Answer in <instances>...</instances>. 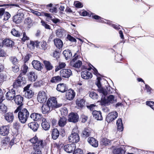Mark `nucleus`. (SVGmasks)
<instances>
[{"label": "nucleus", "mask_w": 154, "mask_h": 154, "mask_svg": "<svg viewBox=\"0 0 154 154\" xmlns=\"http://www.w3.org/2000/svg\"><path fill=\"white\" fill-rule=\"evenodd\" d=\"M63 54L66 60H68L72 56L71 52L69 50H64L63 52Z\"/></svg>", "instance_id": "38"}, {"label": "nucleus", "mask_w": 154, "mask_h": 154, "mask_svg": "<svg viewBox=\"0 0 154 154\" xmlns=\"http://www.w3.org/2000/svg\"><path fill=\"white\" fill-rule=\"evenodd\" d=\"M10 59L11 62L14 65L17 64L18 61V60L15 57H11Z\"/></svg>", "instance_id": "52"}, {"label": "nucleus", "mask_w": 154, "mask_h": 154, "mask_svg": "<svg viewBox=\"0 0 154 154\" xmlns=\"http://www.w3.org/2000/svg\"><path fill=\"white\" fill-rule=\"evenodd\" d=\"M56 33L57 37L61 38L65 34V30L62 28H59L56 30Z\"/></svg>", "instance_id": "32"}, {"label": "nucleus", "mask_w": 154, "mask_h": 154, "mask_svg": "<svg viewBox=\"0 0 154 154\" xmlns=\"http://www.w3.org/2000/svg\"><path fill=\"white\" fill-rule=\"evenodd\" d=\"M30 141L33 144L34 151L31 154H42L41 149L45 146V143L42 140H39L36 136L31 139Z\"/></svg>", "instance_id": "1"}, {"label": "nucleus", "mask_w": 154, "mask_h": 154, "mask_svg": "<svg viewBox=\"0 0 154 154\" xmlns=\"http://www.w3.org/2000/svg\"><path fill=\"white\" fill-rule=\"evenodd\" d=\"M22 85L23 84L17 79L14 82L13 86L14 88L15 89V88L22 86Z\"/></svg>", "instance_id": "43"}, {"label": "nucleus", "mask_w": 154, "mask_h": 154, "mask_svg": "<svg viewBox=\"0 0 154 154\" xmlns=\"http://www.w3.org/2000/svg\"><path fill=\"white\" fill-rule=\"evenodd\" d=\"M116 125L118 130L122 131L123 130V125L121 119H119L116 121Z\"/></svg>", "instance_id": "33"}, {"label": "nucleus", "mask_w": 154, "mask_h": 154, "mask_svg": "<svg viewBox=\"0 0 154 154\" xmlns=\"http://www.w3.org/2000/svg\"><path fill=\"white\" fill-rule=\"evenodd\" d=\"M98 91L102 96L101 101L102 105H108L110 103H113L116 102V100L114 99L113 95H111L108 97H106L107 93L104 88L100 89Z\"/></svg>", "instance_id": "2"}, {"label": "nucleus", "mask_w": 154, "mask_h": 154, "mask_svg": "<svg viewBox=\"0 0 154 154\" xmlns=\"http://www.w3.org/2000/svg\"><path fill=\"white\" fill-rule=\"evenodd\" d=\"M79 57L78 55H76L75 53L74 55V57L71 60L70 62V66L72 67L79 68L82 65V61L79 60Z\"/></svg>", "instance_id": "6"}, {"label": "nucleus", "mask_w": 154, "mask_h": 154, "mask_svg": "<svg viewBox=\"0 0 154 154\" xmlns=\"http://www.w3.org/2000/svg\"><path fill=\"white\" fill-rule=\"evenodd\" d=\"M81 75L82 78L85 79H90L92 77V73L86 70L82 72Z\"/></svg>", "instance_id": "19"}, {"label": "nucleus", "mask_w": 154, "mask_h": 154, "mask_svg": "<svg viewBox=\"0 0 154 154\" xmlns=\"http://www.w3.org/2000/svg\"><path fill=\"white\" fill-rule=\"evenodd\" d=\"M23 75H21V74L18 77L17 79L18 80L20 81L22 84H24L26 83V80L25 78L23 76Z\"/></svg>", "instance_id": "44"}, {"label": "nucleus", "mask_w": 154, "mask_h": 154, "mask_svg": "<svg viewBox=\"0 0 154 154\" xmlns=\"http://www.w3.org/2000/svg\"><path fill=\"white\" fill-rule=\"evenodd\" d=\"M3 44L7 47H12L14 45V42L9 39H6L3 41Z\"/></svg>", "instance_id": "28"}, {"label": "nucleus", "mask_w": 154, "mask_h": 154, "mask_svg": "<svg viewBox=\"0 0 154 154\" xmlns=\"http://www.w3.org/2000/svg\"><path fill=\"white\" fill-rule=\"evenodd\" d=\"M28 68L25 64H24L21 68L20 70L21 75H24L27 72Z\"/></svg>", "instance_id": "41"}, {"label": "nucleus", "mask_w": 154, "mask_h": 154, "mask_svg": "<svg viewBox=\"0 0 154 154\" xmlns=\"http://www.w3.org/2000/svg\"><path fill=\"white\" fill-rule=\"evenodd\" d=\"M24 22L28 26L29 28H30L32 25V21L30 18L28 17L26 18Z\"/></svg>", "instance_id": "45"}, {"label": "nucleus", "mask_w": 154, "mask_h": 154, "mask_svg": "<svg viewBox=\"0 0 154 154\" xmlns=\"http://www.w3.org/2000/svg\"><path fill=\"white\" fill-rule=\"evenodd\" d=\"M6 75L2 73H0V84L2 83L6 79Z\"/></svg>", "instance_id": "50"}, {"label": "nucleus", "mask_w": 154, "mask_h": 154, "mask_svg": "<svg viewBox=\"0 0 154 154\" xmlns=\"http://www.w3.org/2000/svg\"><path fill=\"white\" fill-rule=\"evenodd\" d=\"M118 117V113L116 111H113L109 113L106 118V121L110 122L115 120Z\"/></svg>", "instance_id": "10"}, {"label": "nucleus", "mask_w": 154, "mask_h": 154, "mask_svg": "<svg viewBox=\"0 0 154 154\" xmlns=\"http://www.w3.org/2000/svg\"><path fill=\"white\" fill-rule=\"evenodd\" d=\"M46 103L52 109L60 107L62 105L61 104H57L56 99L54 97L49 98L47 101Z\"/></svg>", "instance_id": "5"}, {"label": "nucleus", "mask_w": 154, "mask_h": 154, "mask_svg": "<svg viewBox=\"0 0 154 154\" xmlns=\"http://www.w3.org/2000/svg\"><path fill=\"white\" fill-rule=\"evenodd\" d=\"M23 14L22 13H18L16 15H14L13 17V21L16 23H20L22 21V17Z\"/></svg>", "instance_id": "20"}, {"label": "nucleus", "mask_w": 154, "mask_h": 154, "mask_svg": "<svg viewBox=\"0 0 154 154\" xmlns=\"http://www.w3.org/2000/svg\"><path fill=\"white\" fill-rule=\"evenodd\" d=\"M73 154H83V153L82 149L78 148L74 150Z\"/></svg>", "instance_id": "56"}, {"label": "nucleus", "mask_w": 154, "mask_h": 154, "mask_svg": "<svg viewBox=\"0 0 154 154\" xmlns=\"http://www.w3.org/2000/svg\"><path fill=\"white\" fill-rule=\"evenodd\" d=\"M106 20V21L105 22V23L109 24L112 27L115 29L116 30H119L120 29L119 26H118L117 25L111 23V22L109 20Z\"/></svg>", "instance_id": "42"}, {"label": "nucleus", "mask_w": 154, "mask_h": 154, "mask_svg": "<svg viewBox=\"0 0 154 154\" xmlns=\"http://www.w3.org/2000/svg\"><path fill=\"white\" fill-rule=\"evenodd\" d=\"M29 115L28 110L26 108H23L18 112V118L20 122L24 124L27 121Z\"/></svg>", "instance_id": "3"}, {"label": "nucleus", "mask_w": 154, "mask_h": 154, "mask_svg": "<svg viewBox=\"0 0 154 154\" xmlns=\"http://www.w3.org/2000/svg\"><path fill=\"white\" fill-rule=\"evenodd\" d=\"M10 139L8 137H6L3 139L1 141V145L3 147L6 146L8 144Z\"/></svg>", "instance_id": "40"}, {"label": "nucleus", "mask_w": 154, "mask_h": 154, "mask_svg": "<svg viewBox=\"0 0 154 154\" xmlns=\"http://www.w3.org/2000/svg\"><path fill=\"white\" fill-rule=\"evenodd\" d=\"M15 90L14 88L10 89L5 94V96L6 99L9 100H13L15 96Z\"/></svg>", "instance_id": "13"}, {"label": "nucleus", "mask_w": 154, "mask_h": 154, "mask_svg": "<svg viewBox=\"0 0 154 154\" xmlns=\"http://www.w3.org/2000/svg\"><path fill=\"white\" fill-rule=\"evenodd\" d=\"M68 140L70 143H77L79 140V136L78 130L76 128L73 129L71 134L68 137Z\"/></svg>", "instance_id": "4"}, {"label": "nucleus", "mask_w": 154, "mask_h": 154, "mask_svg": "<svg viewBox=\"0 0 154 154\" xmlns=\"http://www.w3.org/2000/svg\"><path fill=\"white\" fill-rule=\"evenodd\" d=\"M30 85H28L23 88V92H24L25 97L29 99L32 97L34 94L32 90L29 89Z\"/></svg>", "instance_id": "8"}, {"label": "nucleus", "mask_w": 154, "mask_h": 154, "mask_svg": "<svg viewBox=\"0 0 154 154\" xmlns=\"http://www.w3.org/2000/svg\"><path fill=\"white\" fill-rule=\"evenodd\" d=\"M11 33L14 36L17 37H19L20 36V33L18 31L14 29H12L11 31Z\"/></svg>", "instance_id": "47"}, {"label": "nucleus", "mask_w": 154, "mask_h": 154, "mask_svg": "<svg viewBox=\"0 0 154 154\" xmlns=\"http://www.w3.org/2000/svg\"><path fill=\"white\" fill-rule=\"evenodd\" d=\"M79 116L76 113L72 112L70 113L68 116V121L69 122L76 123L78 122Z\"/></svg>", "instance_id": "12"}, {"label": "nucleus", "mask_w": 154, "mask_h": 154, "mask_svg": "<svg viewBox=\"0 0 154 154\" xmlns=\"http://www.w3.org/2000/svg\"><path fill=\"white\" fill-rule=\"evenodd\" d=\"M33 67L37 70L40 71L42 69V65L40 62L38 60H34L32 62Z\"/></svg>", "instance_id": "21"}, {"label": "nucleus", "mask_w": 154, "mask_h": 154, "mask_svg": "<svg viewBox=\"0 0 154 154\" xmlns=\"http://www.w3.org/2000/svg\"><path fill=\"white\" fill-rule=\"evenodd\" d=\"M76 148L75 145L74 143L67 144L64 146V150L68 153H70Z\"/></svg>", "instance_id": "16"}, {"label": "nucleus", "mask_w": 154, "mask_h": 154, "mask_svg": "<svg viewBox=\"0 0 154 154\" xmlns=\"http://www.w3.org/2000/svg\"><path fill=\"white\" fill-rule=\"evenodd\" d=\"M92 114L94 117L97 120H101L103 118L100 111L94 110L92 112Z\"/></svg>", "instance_id": "26"}, {"label": "nucleus", "mask_w": 154, "mask_h": 154, "mask_svg": "<svg viewBox=\"0 0 154 154\" xmlns=\"http://www.w3.org/2000/svg\"><path fill=\"white\" fill-rule=\"evenodd\" d=\"M66 91V98L69 100H72L75 96V93L74 90L71 89H69Z\"/></svg>", "instance_id": "14"}, {"label": "nucleus", "mask_w": 154, "mask_h": 154, "mask_svg": "<svg viewBox=\"0 0 154 154\" xmlns=\"http://www.w3.org/2000/svg\"><path fill=\"white\" fill-rule=\"evenodd\" d=\"M57 90L62 93H64L68 90L67 87L64 83H60L57 85Z\"/></svg>", "instance_id": "17"}, {"label": "nucleus", "mask_w": 154, "mask_h": 154, "mask_svg": "<svg viewBox=\"0 0 154 154\" xmlns=\"http://www.w3.org/2000/svg\"><path fill=\"white\" fill-rule=\"evenodd\" d=\"M4 18L3 20H8L10 17L11 15L8 12H6L4 13Z\"/></svg>", "instance_id": "54"}, {"label": "nucleus", "mask_w": 154, "mask_h": 154, "mask_svg": "<svg viewBox=\"0 0 154 154\" xmlns=\"http://www.w3.org/2000/svg\"><path fill=\"white\" fill-rule=\"evenodd\" d=\"M90 97L93 99H97L98 95L95 92L93 91L90 92L89 93Z\"/></svg>", "instance_id": "46"}, {"label": "nucleus", "mask_w": 154, "mask_h": 154, "mask_svg": "<svg viewBox=\"0 0 154 154\" xmlns=\"http://www.w3.org/2000/svg\"><path fill=\"white\" fill-rule=\"evenodd\" d=\"M104 89L106 92L107 94L108 93L109 94H112L115 91L114 89L110 86H109L107 88V91H106V90L105 89Z\"/></svg>", "instance_id": "55"}, {"label": "nucleus", "mask_w": 154, "mask_h": 154, "mask_svg": "<svg viewBox=\"0 0 154 154\" xmlns=\"http://www.w3.org/2000/svg\"><path fill=\"white\" fill-rule=\"evenodd\" d=\"M12 70L15 73H16L18 72L20 70L19 67L17 65L12 66Z\"/></svg>", "instance_id": "60"}, {"label": "nucleus", "mask_w": 154, "mask_h": 154, "mask_svg": "<svg viewBox=\"0 0 154 154\" xmlns=\"http://www.w3.org/2000/svg\"><path fill=\"white\" fill-rule=\"evenodd\" d=\"M101 142L104 145H106L110 143V141L106 138H104L102 139Z\"/></svg>", "instance_id": "57"}, {"label": "nucleus", "mask_w": 154, "mask_h": 154, "mask_svg": "<svg viewBox=\"0 0 154 154\" xmlns=\"http://www.w3.org/2000/svg\"><path fill=\"white\" fill-rule=\"evenodd\" d=\"M87 107L91 111H93L97 108V106L94 104H91L87 106Z\"/></svg>", "instance_id": "49"}, {"label": "nucleus", "mask_w": 154, "mask_h": 154, "mask_svg": "<svg viewBox=\"0 0 154 154\" xmlns=\"http://www.w3.org/2000/svg\"><path fill=\"white\" fill-rule=\"evenodd\" d=\"M14 99L15 102L17 105L22 106L23 105V98L21 96L17 95L16 96Z\"/></svg>", "instance_id": "18"}, {"label": "nucleus", "mask_w": 154, "mask_h": 154, "mask_svg": "<svg viewBox=\"0 0 154 154\" xmlns=\"http://www.w3.org/2000/svg\"><path fill=\"white\" fill-rule=\"evenodd\" d=\"M72 74L71 69H64L60 71V75L61 77L68 78Z\"/></svg>", "instance_id": "9"}, {"label": "nucleus", "mask_w": 154, "mask_h": 154, "mask_svg": "<svg viewBox=\"0 0 154 154\" xmlns=\"http://www.w3.org/2000/svg\"><path fill=\"white\" fill-rule=\"evenodd\" d=\"M28 126L34 131H36L38 127V124L35 122H32L28 124Z\"/></svg>", "instance_id": "30"}, {"label": "nucleus", "mask_w": 154, "mask_h": 154, "mask_svg": "<svg viewBox=\"0 0 154 154\" xmlns=\"http://www.w3.org/2000/svg\"><path fill=\"white\" fill-rule=\"evenodd\" d=\"M125 151L122 148H116L113 149V154H124Z\"/></svg>", "instance_id": "37"}, {"label": "nucleus", "mask_w": 154, "mask_h": 154, "mask_svg": "<svg viewBox=\"0 0 154 154\" xmlns=\"http://www.w3.org/2000/svg\"><path fill=\"white\" fill-rule=\"evenodd\" d=\"M5 120L9 122H12L14 118L13 113L11 112L6 113L5 115Z\"/></svg>", "instance_id": "27"}, {"label": "nucleus", "mask_w": 154, "mask_h": 154, "mask_svg": "<svg viewBox=\"0 0 154 154\" xmlns=\"http://www.w3.org/2000/svg\"><path fill=\"white\" fill-rule=\"evenodd\" d=\"M46 103V104H44L42 106V112L43 114H46L52 110V109Z\"/></svg>", "instance_id": "25"}, {"label": "nucleus", "mask_w": 154, "mask_h": 154, "mask_svg": "<svg viewBox=\"0 0 154 154\" xmlns=\"http://www.w3.org/2000/svg\"><path fill=\"white\" fill-rule=\"evenodd\" d=\"M62 79L60 76H56L51 78L50 82L52 83H56L60 82Z\"/></svg>", "instance_id": "35"}, {"label": "nucleus", "mask_w": 154, "mask_h": 154, "mask_svg": "<svg viewBox=\"0 0 154 154\" xmlns=\"http://www.w3.org/2000/svg\"><path fill=\"white\" fill-rule=\"evenodd\" d=\"M44 62L45 67L47 70H50L52 69L53 67L49 61H45Z\"/></svg>", "instance_id": "39"}, {"label": "nucleus", "mask_w": 154, "mask_h": 154, "mask_svg": "<svg viewBox=\"0 0 154 154\" xmlns=\"http://www.w3.org/2000/svg\"><path fill=\"white\" fill-rule=\"evenodd\" d=\"M115 59L118 62L121 60L122 59V57L121 55L120 54H117L115 56Z\"/></svg>", "instance_id": "62"}, {"label": "nucleus", "mask_w": 154, "mask_h": 154, "mask_svg": "<svg viewBox=\"0 0 154 154\" xmlns=\"http://www.w3.org/2000/svg\"><path fill=\"white\" fill-rule=\"evenodd\" d=\"M54 42L55 46L58 48L60 49L63 47V44L62 40L59 38L54 39Z\"/></svg>", "instance_id": "29"}, {"label": "nucleus", "mask_w": 154, "mask_h": 154, "mask_svg": "<svg viewBox=\"0 0 154 154\" xmlns=\"http://www.w3.org/2000/svg\"><path fill=\"white\" fill-rule=\"evenodd\" d=\"M41 23H42V25L44 26L46 29H50V26L47 24L45 21L43 20H42L41 21Z\"/></svg>", "instance_id": "63"}, {"label": "nucleus", "mask_w": 154, "mask_h": 154, "mask_svg": "<svg viewBox=\"0 0 154 154\" xmlns=\"http://www.w3.org/2000/svg\"><path fill=\"white\" fill-rule=\"evenodd\" d=\"M82 134L85 137H88L90 135V133L89 130L88 129H85L82 132Z\"/></svg>", "instance_id": "58"}, {"label": "nucleus", "mask_w": 154, "mask_h": 154, "mask_svg": "<svg viewBox=\"0 0 154 154\" xmlns=\"http://www.w3.org/2000/svg\"><path fill=\"white\" fill-rule=\"evenodd\" d=\"M74 5L76 7L78 8H81L83 6V5L81 2L77 1L74 2Z\"/></svg>", "instance_id": "51"}, {"label": "nucleus", "mask_w": 154, "mask_h": 154, "mask_svg": "<svg viewBox=\"0 0 154 154\" xmlns=\"http://www.w3.org/2000/svg\"><path fill=\"white\" fill-rule=\"evenodd\" d=\"M30 117L34 121H37L40 120L42 117V114L36 113H33L31 114Z\"/></svg>", "instance_id": "22"}, {"label": "nucleus", "mask_w": 154, "mask_h": 154, "mask_svg": "<svg viewBox=\"0 0 154 154\" xmlns=\"http://www.w3.org/2000/svg\"><path fill=\"white\" fill-rule=\"evenodd\" d=\"M28 75L29 79L31 82H34L37 79V76L34 72H30Z\"/></svg>", "instance_id": "31"}, {"label": "nucleus", "mask_w": 154, "mask_h": 154, "mask_svg": "<svg viewBox=\"0 0 154 154\" xmlns=\"http://www.w3.org/2000/svg\"><path fill=\"white\" fill-rule=\"evenodd\" d=\"M92 17L95 20H98V21L100 22L105 23V22H106V20L105 21H104L102 20V18L101 17L97 15H93L92 16Z\"/></svg>", "instance_id": "48"}, {"label": "nucleus", "mask_w": 154, "mask_h": 154, "mask_svg": "<svg viewBox=\"0 0 154 154\" xmlns=\"http://www.w3.org/2000/svg\"><path fill=\"white\" fill-rule=\"evenodd\" d=\"M9 127L6 125L0 127V134L2 136L7 135L9 133Z\"/></svg>", "instance_id": "15"}, {"label": "nucleus", "mask_w": 154, "mask_h": 154, "mask_svg": "<svg viewBox=\"0 0 154 154\" xmlns=\"http://www.w3.org/2000/svg\"><path fill=\"white\" fill-rule=\"evenodd\" d=\"M89 143L92 146L94 147H97L98 146V142L95 139L92 137H89L88 140Z\"/></svg>", "instance_id": "23"}, {"label": "nucleus", "mask_w": 154, "mask_h": 154, "mask_svg": "<svg viewBox=\"0 0 154 154\" xmlns=\"http://www.w3.org/2000/svg\"><path fill=\"white\" fill-rule=\"evenodd\" d=\"M30 44L33 46L35 45L37 47L40 45L41 46L40 48L44 50H45L48 47L46 42L45 41H42V42H39L38 41L35 42L31 41Z\"/></svg>", "instance_id": "7"}, {"label": "nucleus", "mask_w": 154, "mask_h": 154, "mask_svg": "<svg viewBox=\"0 0 154 154\" xmlns=\"http://www.w3.org/2000/svg\"><path fill=\"white\" fill-rule=\"evenodd\" d=\"M59 132L57 128L54 129L52 132V137L54 140L57 139L59 136Z\"/></svg>", "instance_id": "34"}, {"label": "nucleus", "mask_w": 154, "mask_h": 154, "mask_svg": "<svg viewBox=\"0 0 154 154\" xmlns=\"http://www.w3.org/2000/svg\"><path fill=\"white\" fill-rule=\"evenodd\" d=\"M146 104L149 106L151 108L154 110V102L147 101L146 102Z\"/></svg>", "instance_id": "59"}, {"label": "nucleus", "mask_w": 154, "mask_h": 154, "mask_svg": "<svg viewBox=\"0 0 154 154\" xmlns=\"http://www.w3.org/2000/svg\"><path fill=\"white\" fill-rule=\"evenodd\" d=\"M37 100L40 103L45 102L47 100V96L46 93L43 91H39L38 94Z\"/></svg>", "instance_id": "11"}, {"label": "nucleus", "mask_w": 154, "mask_h": 154, "mask_svg": "<svg viewBox=\"0 0 154 154\" xmlns=\"http://www.w3.org/2000/svg\"><path fill=\"white\" fill-rule=\"evenodd\" d=\"M0 109L3 113H5L7 112V107L5 105L3 104H2L0 105Z\"/></svg>", "instance_id": "53"}, {"label": "nucleus", "mask_w": 154, "mask_h": 154, "mask_svg": "<svg viewBox=\"0 0 154 154\" xmlns=\"http://www.w3.org/2000/svg\"><path fill=\"white\" fill-rule=\"evenodd\" d=\"M29 37L26 35L25 32H23V37L21 39L22 41L24 42L26 40H29Z\"/></svg>", "instance_id": "61"}, {"label": "nucleus", "mask_w": 154, "mask_h": 154, "mask_svg": "<svg viewBox=\"0 0 154 154\" xmlns=\"http://www.w3.org/2000/svg\"><path fill=\"white\" fill-rule=\"evenodd\" d=\"M67 119L64 117H60L58 121V125L59 126L62 127L65 125L66 124Z\"/></svg>", "instance_id": "36"}, {"label": "nucleus", "mask_w": 154, "mask_h": 154, "mask_svg": "<svg viewBox=\"0 0 154 154\" xmlns=\"http://www.w3.org/2000/svg\"><path fill=\"white\" fill-rule=\"evenodd\" d=\"M41 125L43 129L45 131L48 130L50 127L49 123L47 122L45 118L42 119Z\"/></svg>", "instance_id": "24"}, {"label": "nucleus", "mask_w": 154, "mask_h": 154, "mask_svg": "<svg viewBox=\"0 0 154 154\" xmlns=\"http://www.w3.org/2000/svg\"><path fill=\"white\" fill-rule=\"evenodd\" d=\"M61 112L62 114L64 116H66L67 115L68 110L65 108L62 109L61 110Z\"/></svg>", "instance_id": "64"}]
</instances>
